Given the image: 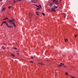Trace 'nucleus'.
Here are the masks:
<instances>
[{
    "label": "nucleus",
    "instance_id": "49530a36",
    "mask_svg": "<svg viewBox=\"0 0 78 78\" xmlns=\"http://www.w3.org/2000/svg\"><path fill=\"white\" fill-rule=\"evenodd\" d=\"M63 15L64 16H65V14H63Z\"/></svg>",
    "mask_w": 78,
    "mask_h": 78
},
{
    "label": "nucleus",
    "instance_id": "423d86ee",
    "mask_svg": "<svg viewBox=\"0 0 78 78\" xmlns=\"http://www.w3.org/2000/svg\"><path fill=\"white\" fill-rule=\"evenodd\" d=\"M28 15H29V17H30V18H31V17H32V15L30 14H28Z\"/></svg>",
    "mask_w": 78,
    "mask_h": 78
},
{
    "label": "nucleus",
    "instance_id": "7ed1b4c3",
    "mask_svg": "<svg viewBox=\"0 0 78 78\" xmlns=\"http://www.w3.org/2000/svg\"><path fill=\"white\" fill-rule=\"evenodd\" d=\"M5 24L6 25L7 27L8 28H9V26L8 25V23L6 22L5 23Z\"/></svg>",
    "mask_w": 78,
    "mask_h": 78
},
{
    "label": "nucleus",
    "instance_id": "c9c22d12",
    "mask_svg": "<svg viewBox=\"0 0 78 78\" xmlns=\"http://www.w3.org/2000/svg\"><path fill=\"white\" fill-rule=\"evenodd\" d=\"M19 2H21L22 1V0H18Z\"/></svg>",
    "mask_w": 78,
    "mask_h": 78
},
{
    "label": "nucleus",
    "instance_id": "79ce46f5",
    "mask_svg": "<svg viewBox=\"0 0 78 78\" xmlns=\"http://www.w3.org/2000/svg\"><path fill=\"white\" fill-rule=\"evenodd\" d=\"M58 8H60L61 7V6H58Z\"/></svg>",
    "mask_w": 78,
    "mask_h": 78
},
{
    "label": "nucleus",
    "instance_id": "5fc2aeb1",
    "mask_svg": "<svg viewBox=\"0 0 78 78\" xmlns=\"http://www.w3.org/2000/svg\"><path fill=\"white\" fill-rule=\"evenodd\" d=\"M65 67H66V66H65Z\"/></svg>",
    "mask_w": 78,
    "mask_h": 78
},
{
    "label": "nucleus",
    "instance_id": "cd10ccee",
    "mask_svg": "<svg viewBox=\"0 0 78 78\" xmlns=\"http://www.w3.org/2000/svg\"><path fill=\"white\" fill-rule=\"evenodd\" d=\"M55 7L54 8V9H56V8H58V6H56V7Z\"/></svg>",
    "mask_w": 78,
    "mask_h": 78
},
{
    "label": "nucleus",
    "instance_id": "8fccbe9b",
    "mask_svg": "<svg viewBox=\"0 0 78 78\" xmlns=\"http://www.w3.org/2000/svg\"><path fill=\"white\" fill-rule=\"evenodd\" d=\"M67 39V38H66V39Z\"/></svg>",
    "mask_w": 78,
    "mask_h": 78
},
{
    "label": "nucleus",
    "instance_id": "a18cd8bd",
    "mask_svg": "<svg viewBox=\"0 0 78 78\" xmlns=\"http://www.w3.org/2000/svg\"><path fill=\"white\" fill-rule=\"evenodd\" d=\"M38 13H41V12H38Z\"/></svg>",
    "mask_w": 78,
    "mask_h": 78
},
{
    "label": "nucleus",
    "instance_id": "6e6552de",
    "mask_svg": "<svg viewBox=\"0 0 78 78\" xmlns=\"http://www.w3.org/2000/svg\"><path fill=\"white\" fill-rule=\"evenodd\" d=\"M36 14L37 16H39V12H36Z\"/></svg>",
    "mask_w": 78,
    "mask_h": 78
},
{
    "label": "nucleus",
    "instance_id": "4468645a",
    "mask_svg": "<svg viewBox=\"0 0 78 78\" xmlns=\"http://www.w3.org/2000/svg\"><path fill=\"white\" fill-rule=\"evenodd\" d=\"M12 24H15V23H14V22L13 21H12Z\"/></svg>",
    "mask_w": 78,
    "mask_h": 78
},
{
    "label": "nucleus",
    "instance_id": "7c9ffc66",
    "mask_svg": "<svg viewBox=\"0 0 78 78\" xmlns=\"http://www.w3.org/2000/svg\"><path fill=\"white\" fill-rule=\"evenodd\" d=\"M56 3H58V0H57V1H56Z\"/></svg>",
    "mask_w": 78,
    "mask_h": 78
},
{
    "label": "nucleus",
    "instance_id": "ddd939ff",
    "mask_svg": "<svg viewBox=\"0 0 78 78\" xmlns=\"http://www.w3.org/2000/svg\"><path fill=\"white\" fill-rule=\"evenodd\" d=\"M56 0H54L53 1V3H56Z\"/></svg>",
    "mask_w": 78,
    "mask_h": 78
},
{
    "label": "nucleus",
    "instance_id": "39448f33",
    "mask_svg": "<svg viewBox=\"0 0 78 78\" xmlns=\"http://www.w3.org/2000/svg\"><path fill=\"white\" fill-rule=\"evenodd\" d=\"M5 9H6V8H4L3 7V9H2V12H3V11H5Z\"/></svg>",
    "mask_w": 78,
    "mask_h": 78
},
{
    "label": "nucleus",
    "instance_id": "9b49d317",
    "mask_svg": "<svg viewBox=\"0 0 78 78\" xmlns=\"http://www.w3.org/2000/svg\"><path fill=\"white\" fill-rule=\"evenodd\" d=\"M53 4H50V5H49V6H50L51 7V6H53Z\"/></svg>",
    "mask_w": 78,
    "mask_h": 78
},
{
    "label": "nucleus",
    "instance_id": "3c124183",
    "mask_svg": "<svg viewBox=\"0 0 78 78\" xmlns=\"http://www.w3.org/2000/svg\"><path fill=\"white\" fill-rule=\"evenodd\" d=\"M61 0H60V1L61 2Z\"/></svg>",
    "mask_w": 78,
    "mask_h": 78
},
{
    "label": "nucleus",
    "instance_id": "a878e982",
    "mask_svg": "<svg viewBox=\"0 0 78 78\" xmlns=\"http://www.w3.org/2000/svg\"><path fill=\"white\" fill-rule=\"evenodd\" d=\"M3 23L2 22V24H1V26H2V25H3Z\"/></svg>",
    "mask_w": 78,
    "mask_h": 78
},
{
    "label": "nucleus",
    "instance_id": "09e8293b",
    "mask_svg": "<svg viewBox=\"0 0 78 78\" xmlns=\"http://www.w3.org/2000/svg\"><path fill=\"white\" fill-rule=\"evenodd\" d=\"M50 3H51V2H50Z\"/></svg>",
    "mask_w": 78,
    "mask_h": 78
},
{
    "label": "nucleus",
    "instance_id": "58836bf2",
    "mask_svg": "<svg viewBox=\"0 0 78 78\" xmlns=\"http://www.w3.org/2000/svg\"><path fill=\"white\" fill-rule=\"evenodd\" d=\"M17 54L19 55V53H17Z\"/></svg>",
    "mask_w": 78,
    "mask_h": 78
},
{
    "label": "nucleus",
    "instance_id": "412c9836",
    "mask_svg": "<svg viewBox=\"0 0 78 78\" xmlns=\"http://www.w3.org/2000/svg\"><path fill=\"white\" fill-rule=\"evenodd\" d=\"M38 6H40V8H42V7H41V5H38Z\"/></svg>",
    "mask_w": 78,
    "mask_h": 78
},
{
    "label": "nucleus",
    "instance_id": "72a5a7b5",
    "mask_svg": "<svg viewBox=\"0 0 78 78\" xmlns=\"http://www.w3.org/2000/svg\"><path fill=\"white\" fill-rule=\"evenodd\" d=\"M3 49H5L6 48H5V47H3Z\"/></svg>",
    "mask_w": 78,
    "mask_h": 78
},
{
    "label": "nucleus",
    "instance_id": "a19ab883",
    "mask_svg": "<svg viewBox=\"0 0 78 78\" xmlns=\"http://www.w3.org/2000/svg\"><path fill=\"white\" fill-rule=\"evenodd\" d=\"M36 1H37V2H38V0H36Z\"/></svg>",
    "mask_w": 78,
    "mask_h": 78
},
{
    "label": "nucleus",
    "instance_id": "e433bc0d",
    "mask_svg": "<svg viewBox=\"0 0 78 78\" xmlns=\"http://www.w3.org/2000/svg\"><path fill=\"white\" fill-rule=\"evenodd\" d=\"M30 62H33L30 61Z\"/></svg>",
    "mask_w": 78,
    "mask_h": 78
},
{
    "label": "nucleus",
    "instance_id": "864d4df0",
    "mask_svg": "<svg viewBox=\"0 0 78 78\" xmlns=\"http://www.w3.org/2000/svg\"><path fill=\"white\" fill-rule=\"evenodd\" d=\"M11 24H12L11 23Z\"/></svg>",
    "mask_w": 78,
    "mask_h": 78
},
{
    "label": "nucleus",
    "instance_id": "a211bd4d",
    "mask_svg": "<svg viewBox=\"0 0 78 78\" xmlns=\"http://www.w3.org/2000/svg\"><path fill=\"white\" fill-rule=\"evenodd\" d=\"M42 14L43 16H45V13H42Z\"/></svg>",
    "mask_w": 78,
    "mask_h": 78
},
{
    "label": "nucleus",
    "instance_id": "c756f323",
    "mask_svg": "<svg viewBox=\"0 0 78 78\" xmlns=\"http://www.w3.org/2000/svg\"><path fill=\"white\" fill-rule=\"evenodd\" d=\"M76 36H77V35H76L74 36V37H76Z\"/></svg>",
    "mask_w": 78,
    "mask_h": 78
},
{
    "label": "nucleus",
    "instance_id": "c85d7f7f",
    "mask_svg": "<svg viewBox=\"0 0 78 78\" xmlns=\"http://www.w3.org/2000/svg\"><path fill=\"white\" fill-rule=\"evenodd\" d=\"M48 11H51L50 10L48 9Z\"/></svg>",
    "mask_w": 78,
    "mask_h": 78
},
{
    "label": "nucleus",
    "instance_id": "f3484780",
    "mask_svg": "<svg viewBox=\"0 0 78 78\" xmlns=\"http://www.w3.org/2000/svg\"><path fill=\"white\" fill-rule=\"evenodd\" d=\"M68 41V40L67 39H65L64 40V41L65 42H66L67 41Z\"/></svg>",
    "mask_w": 78,
    "mask_h": 78
},
{
    "label": "nucleus",
    "instance_id": "f704fd0d",
    "mask_svg": "<svg viewBox=\"0 0 78 78\" xmlns=\"http://www.w3.org/2000/svg\"><path fill=\"white\" fill-rule=\"evenodd\" d=\"M31 59H33V57L32 56H31Z\"/></svg>",
    "mask_w": 78,
    "mask_h": 78
},
{
    "label": "nucleus",
    "instance_id": "c03bdc74",
    "mask_svg": "<svg viewBox=\"0 0 78 78\" xmlns=\"http://www.w3.org/2000/svg\"><path fill=\"white\" fill-rule=\"evenodd\" d=\"M13 20V21H15V20H14V19Z\"/></svg>",
    "mask_w": 78,
    "mask_h": 78
},
{
    "label": "nucleus",
    "instance_id": "393cba45",
    "mask_svg": "<svg viewBox=\"0 0 78 78\" xmlns=\"http://www.w3.org/2000/svg\"><path fill=\"white\" fill-rule=\"evenodd\" d=\"M11 6H9V9H10L11 8Z\"/></svg>",
    "mask_w": 78,
    "mask_h": 78
},
{
    "label": "nucleus",
    "instance_id": "0eeeda50",
    "mask_svg": "<svg viewBox=\"0 0 78 78\" xmlns=\"http://www.w3.org/2000/svg\"><path fill=\"white\" fill-rule=\"evenodd\" d=\"M62 65H59L58 66V67H62Z\"/></svg>",
    "mask_w": 78,
    "mask_h": 78
},
{
    "label": "nucleus",
    "instance_id": "6ab92c4d",
    "mask_svg": "<svg viewBox=\"0 0 78 78\" xmlns=\"http://www.w3.org/2000/svg\"><path fill=\"white\" fill-rule=\"evenodd\" d=\"M31 2H32V3H36V2H35L33 1H31Z\"/></svg>",
    "mask_w": 78,
    "mask_h": 78
},
{
    "label": "nucleus",
    "instance_id": "b1692460",
    "mask_svg": "<svg viewBox=\"0 0 78 78\" xmlns=\"http://www.w3.org/2000/svg\"><path fill=\"white\" fill-rule=\"evenodd\" d=\"M6 21H4L2 23H5H5H6Z\"/></svg>",
    "mask_w": 78,
    "mask_h": 78
},
{
    "label": "nucleus",
    "instance_id": "4be33fe9",
    "mask_svg": "<svg viewBox=\"0 0 78 78\" xmlns=\"http://www.w3.org/2000/svg\"><path fill=\"white\" fill-rule=\"evenodd\" d=\"M70 76L71 77V78H75V77L73 76Z\"/></svg>",
    "mask_w": 78,
    "mask_h": 78
},
{
    "label": "nucleus",
    "instance_id": "dca6fc26",
    "mask_svg": "<svg viewBox=\"0 0 78 78\" xmlns=\"http://www.w3.org/2000/svg\"><path fill=\"white\" fill-rule=\"evenodd\" d=\"M8 19V18L6 17L5 18V19H4L3 20H6V19Z\"/></svg>",
    "mask_w": 78,
    "mask_h": 78
},
{
    "label": "nucleus",
    "instance_id": "5701e85b",
    "mask_svg": "<svg viewBox=\"0 0 78 78\" xmlns=\"http://www.w3.org/2000/svg\"><path fill=\"white\" fill-rule=\"evenodd\" d=\"M13 25L14 27H16V25H15V24H13Z\"/></svg>",
    "mask_w": 78,
    "mask_h": 78
},
{
    "label": "nucleus",
    "instance_id": "f257e3e1",
    "mask_svg": "<svg viewBox=\"0 0 78 78\" xmlns=\"http://www.w3.org/2000/svg\"><path fill=\"white\" fill-rule=\"evenodd\" d=\"M51 11L52 12H56V10H55V8H51Z\"/></svg>",
    "mask_w": 78,
    "mask_h": 78
},
{
    "label": "nucleus",
    "instance_id": "1a4fd4ad",
    "mask_svg": "<svg viewBox=\"0 0 78 78\" xmlns=\"http://www.w3.org/2000/svg\"><path fill=\"white\" fill-rule=\"evenodd\" d=\"M12 27H13V26H12V25H10L9 26V28H12Z\"/></svg>",
    "mask_w": 78,
    "mask_h": 78
},
{
    "label": "nucleus",
    "instance_id": "37998d69",
    "mask_svg": "<svg viewBox=\"0 0 78 78\" xmlns=\"http://www.w3.org/2000/svg\"><path fill=\"white\" fill-rule=\"evenodd\" d=\"M18 1H19L18 0H16V2H18Z\"/></svg>",
    "mask_w": 78,
    "mask_h": 78
},
{
    "label": "nucleus",
    "instance_id": "2eb2a0df",
    "mask_svg": "<svg viewBox=\"0 0 78 78\" xmlns=\"http://www.w3.org/2000/svg\"><path fill=\"white\" fill-rule=\"evenodd\" d=\"M34 5L35 6H37V7H39V6L37 5L36 4H34Z\"/></svg>",
    "mask_w": 78,
    "mask_h": 78
},
{
    "label": "nucleus",
    "instance_id": "4c0bfd02",
    "mask_svg": "<svg viewBox=\"0 0 78 78\" xmlns=\"http://www.w3.org/2000/svg\"><path fill=\"white\" fill-rule=\"evenodd\" d=\"M54 7H56V5H54Z\"/></svg>",
    "mask_w": 78,
    "mask_h": 78
},
{
    "label": "nucleus",
    "instance_id": "473e14b6",
    "mask_svg": "<svg viewBox=\"0 0 78 78\" xmlns=\"http://www.w3.org/2000/svg\"><path fill=\"white\" fill-rule=\"evenodd\" d=\"M13 2H14V3H16V1H14V0H13Z\"/></svg>",
    "mask_w": 78,
    "mask_h": 78
},
{
    "label": "nucleus",
    "instance_id": "bb28decb",
    "mask_svg": "<svg viewBox=\"0 0 78 78\" xmlns=\"http://www.w3.org/2000/svg\"><path fill=\"white\" fill-rule=\"evenodd\" d=\"M11 55L13 56H14V57H15V55H13V54H11Z\"/></svg>",
    "mask_w": 78,
    "mask_h": 78
},
{
    "label": "nucleus",
    "instance_id": "f03ea898",
    "mask_svg": "<svg viewBox=\"0 0 78 78\" xmlns=\"http://www.w3.org/2000/svg\"><path fill=\"white\" fill-rule=\"evenodd\" d=\"M38 64H40V65H41V66H44V64L41 62H38Z\"/></svg>",
    "mask_w": 78,
    "mask_h": 78
},
{
    "label": "nucleus",
    "instance_id": "603ef678",
    "mask_svg": "<svg viewBox=\"0 0 78 78\" xmlns=\"http://www.w3.org/2000/svg\"><path fill=\"white\" fill-rule=\"evenodd\" d=\"M64 17H65V16H64Z\"/></svg>",
    "mask_w": 78,
    "mask_h": 78
},
{
    "label": "nucleus",
    "instance_id": "2f4dec72",
    "mask_svg": "<svg viewBox=\"0 0 78 78\" xmlns=\"http://www.w3.org/2000/svg\"><path fill=\"white\" fill-rule=\"evenodd\" d=\"M14 48V49H16V48Z\"/></svg>",
    "mask_w": 78,
    "mask_h": 78
},
{
    "label": "nucleus",
    "instance_id": "aec40b11",
    "mask_svg": "<svg viewBox=\"0 0 78 78\" xmlns=\"http://www.w3.org/2000/svg\"><path fill=\"white\" fill-rule=\"evenodd\" d=\"M60 64H61V65H62H62H63V66H64V64H63V63H60Z\"/></svg>",
    "mask_w": 78,
    "mask_h": 78
},
{
    "label": "nucleus",
    "instance_id": "ea45409f",
    "mask_svg": "<svg viewBox=\"0 0 78 78\" xmlns=\"http://www.w3.org/2000/svg\"><path fill=\"white\" fill-rule=\"evenodd\" d=\"M55 76H56V74H55Z\"/></svg>",
    "mask_w": 78,
    "mask_h": 78
},
{
    "label": "nucleus",
    "instance_id": "20e7f679",
    "mask_svg": "<svg viewBox=\"0 0 78 78\" xmlns=\"http://www.w3.org/2000/svg\"><path fill=\"white\" fill-rule=\"evenodd\" d=\"M12 20H9L8 21V22H9V23H11L12 22Z\"/></svg>",
    "mask_w": 78,
    "mask_h": 78
},
{
    "label": "nucleus",
    "instance_id": "de8ad7c7",
    "mask_svg": "<svg viewBox=\"0 0 78 78\" xmlns=\"http://www.w3.org/2000/svg\"><path fill=\"white\" fill-rule=\"evenodd\" d=\"M0 2H1V1H2V0H0Z\"/></svg>",
    "mask_w": 78,
    "mask_h": 78
},
{
    "label": "nucleus",
    "instance_id": "9d476101",
    "mask_svg": "<svg viewBox=\"0 0 78 78\" xmlns=\"http://www.w3.org/2000/svg\"><path fill=\"white\" fill-rule=\"evenodd\" d=\"M41 7H39L37 8V10H39L41 9Z\"/></svg>",
    "mask_w": 78,
    "mask_h": 78
},
{
    "label": "nucleus",
    "instance_id": "f8f14e48",
    "mask_svg": "<svg viewBox=\"0 0 78 78\" xmlns=\"http://www.w3.org/2000/svg\"><path fill=\"white\" fill-rule=\"evenodd\" d=\"M65 74H66V75H69V73H68L66 72L65 73Z\"/></svg>",
    "mask_w": 78,
    "mask_h": 78
}]
</instances>
